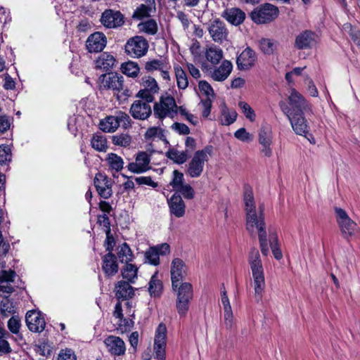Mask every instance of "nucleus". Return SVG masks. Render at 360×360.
Here are the masks:
<instances>
[{
	"label": "nucleus",
	"mask_w": 360,
	"mask_h": 360,
	"mask_svg": "<svg viewBox=\"0 0 360 360\" xmlns=\"http://www.w3.org/2000/svg\"><path fill=\"white\" fill-rule=\"evenodd\" d=\"M118 127L119 123L115 116L107 117L100 122V128L105 132H114Z\"/></svg>",
	"instance_id": "f704fd0d"
},
{
	"label": "nucleus",
	"mask_w": 360,
	"mask_h": 360,
	"mask_svg": "<svg viewBox=\"0 0 360 360\" xmlns=\"http://www.w3.org/2000/svg\"><path fill=\"white\" fill-rule=\"evenodd\" d=\"M258 141L261 145V153L264 157H271L272 155L271 145L273 143V134L271 127L264 124L258 133Z\"/></svg>",
	"instance_id": "1a4fd4ad"
},
{
	"label": "nucleus",
	"mask_w": 360,
	"mask_h": 360,
	"mask_svg": "<svg viewBox=\"0 0 360 360\" xmlns=\"http://www.w3.org/2000/svg\"><path fill=\"white\" fill-rule=\"evenodd\" d=\"M57 360H76V356L71 349H62L58 356Z\"/></svg>",
	"instance_id": "bf43d9fd"
},
{
	"label": "nucleus",
	"mask_w": 360,
	"mask_h": 360,
	"mask_svg": "<svg viewBox=\"0 0 360 360\" xmlns=\"http://www.w3.org/2000/svg\"><path fill=\"white\" fill-rule=\"evenodd\" d=\"M25 321L29 330L32 332L39 333L45 328V320L39 311H28L25 316Z\"/></svg>",
	"instance_id": "2eb2a0df"
},
{
	"label": "nucleus",
	"mask_w": 360,
	"mask_h": 360,
	"mask_svg": "<svg viewBox=\"0 0 360 360\" xmlns=\"http://www.w3.org/2000/svg\"><path fill=\"white\" fill-rule=\"evenodd\" d=\"M336 220L343 238L347 240L356 238L360 236V229L346 212L340 208L335 209Z\"/></svg>",
	"instance_id": "39448f33"
},
{
	"label": "nucleus",
	"mask_w": 360,
	"mask_h": 360,
	"mask_svg": "<svg viewBox=\"0 0 360 360\" xmlns=\"http://www.w3.org/2000/svg\"><path fill=\"white\" fill-rule=\"evenodd\" d=\"M116 117L119 126L122 125V127L127 129L131 126V119L129 115L125 112H120Z\"/></svg>",
	"instance_id": "3c124183"
},
{
	"label": "nucleus",
	"mask_w": 360,
	"mask_h": 360,
	"mask_svg": "<svg viewBox=\"0 0 360 360\" xmlns=\"http://www.w3.org/2000/svg\"><path fill=\"white\" fill-rule=\"evenodd\" d=\"M8 328L14 334H18L20 328V320L16 317H11L8 321Z\"/></svg>",
	"instance_id": "5fc2aeb1"
},
{
	"label": "nucleus",
	"mask_w": 360,
	"mask_h": 360,
	"mask_svg": "<svg viewBox=\"0 0 360 360\" xmlns=\"http://www.w3.org/2000/svg\"><path fill=\"white\" fill-rule=\"evenodd\" d=\"M154 114L159 119L167 117L173 118L178 112V106L174 98L169 95L161 96L159 101L153 105Z\"/></svg>",
	"instance_id": "423d86ee"
},
{
	"label": "nucleus",
	"mask_w": 360,
	"mask_h": 360,
	"mask_svg": "<svg viewBox=\"0 0 360 360\" xmlns=\"http://www.w3.org/2000/svg\"><path fill=\"white\" fill-rule=\"evenodd\" d=\"M181 193L185 198L192 199L194 197V190L193 188L187 184H184L183 186L179 187V188L176 191Z\"/></svg>",
	"instance_id": "4d7b16f0"
},
{
	"label": "nucleus",
	"mask_w": 360,
	"mask_h": 360,
	"mask_svg": "<svg viewBox=\"0 0 360 360\" xmlns=\"http://www.w3.org/2000/svg\"><path fill=\"white\" fill-rule=\"evenodd\" d=\"M94 185L102 198L108 199L112 195V181L106 176L97 174L94 178Z\"/></svg>",
	"instance_id": "f3484780"
},
{
	"label": "nucleus",
	"mask_w": 360,
	"mask_h": 360,
	"mask_svg": "<svg viewBox=\"0 0 360 360\" xmlns=\"http://www.w3.org/2000/svg\"><path fill=\"white\" fill-rule=\"evenodd\" d=\"M244 204L246 216H249V214H254L258 212V211L256 210L253 193L251 188H245Z\"/></svg>",
	"instance_id": "7c9ffc66"
},
{
	"label": "nucleus",
	"mask_w": 360,
	"mask_h": 360,
	"mask_svg": "<svg viewBox=\"0 0 360 360\" xmlns=\"http://www.w3.org/2000/svg\"><path fill=\"white\" fill-rule=\"evenodd\" d=\"M170 212L176 217H181L185 214V204L180 195H174L169 201Z\"/></svg>",
	"instance_id": "c85d7f7f"
},
{
	"label": "nucleus",
	"mask_w": 360,
	"mask_h": 360,
	"mask_svg": "<svg viewBox=\"0 0 360 360\" xmlns=\"http://www.w3.org/2000/svg\"><path fill=\"white\" fill-rule=\"evenodd\" d=\"M177 86L181 89H185L188 85V80L186 72L181 68L175 69Z\"/></svg>",
	"instance_id": "c03bdc74"
},
{
	"label": "nucleus",
	"mask_w": 360,
	"mask_h": 360,
	"mask_svg": "<svg viewBox=\"0 0 360 360\" xmlns=\"http://www.w3.org/2000/svg\"><path fill=\"white\" fill-rule=\"evenodd\" d=\"M117 255L121 262L127 263L131 259L132 252L127 243H123L117 248Z\"/></svg>",
	"instance_id": "4c0bfd02"
},
{
	"label": "nucleus",
	"mask_w": 360,
	"mask_h": 360,
	"mask_svg": "<svg viewBox=\"0 0 360 360\" xmlns=\"http://www.w3.org/2000/svg\"><path fill=\"white\" fill-rule=\"evenodd\" d=\"M141 89L136 94V97L153 102L155 95L158 94L160 88L156 80L149 75L143 76L140 82Z\"/></svg>",
	"instance_id": "6e6552de"
},
{
	"label": "nucleus",
	"mask_w": 360,
	"mask_h": 360,
	"mask_svg": "<svg viewBox=\"0 0 360 360\" xmlns=\"http://www.w3.org/2000/svg\"><path fill=\"white\" fill-rule=\"evenodd\" d=\"M108 351L114 356H121L125 353L124 342L119 337L110 335L104 341Z\"/></svg>",
	"instance_id": "aec40b11"
},
{
	"label": "nucleus",
	"mask_w": 360,
	"mask_h": 360,
	"mask_svg": "<svg viewBox=\"0 0 360 360\" xmlns=\"http://www.w3.org/2000/svg\"><path fill=\"white\" fill-rule=\"evenodd\" d=\"M167 156L174 162L178 164H182L186 161L188 155L185 151H179L176 148H170L167 152Z\"/></svg>",
	"instance_id": "c9c22d12"
},
{
	"label": "nucleus",
	"mask_w": 360,
	"mask_h": 360,
	"mask_svg": "<svg viewBox=\"0 0 360 360\" xmlns=\"http://www.w3.org/2000/svg\"><path fill=\"white\" fill-rule=\"evenodd\" d=\"M131 137L127 134H120L112 137V143L115 145L127 147L131 143Z\"/></svg>",
	"instance_id": "09e8293b"
},
{
	"label": "nucleus",
	"mask_w": 360,
	"mask_h": 360,
	"mask_svg": "<svg viewBox=\"0 0 360 360\" xmlns=\"http://www.w3.org/2000/svg\"><path fill=\"white\" fill-rule=\"evenodd\" d=\"M91 144L92 148L100 152H105L107 150V139L101 134H94L91 139Z\"/></svg>",
	"instance_id": "e433bc0d"
},
{
	"label": "nucleus",
	"mask_w": 360,
	"mask_h": 360,
	"mask_svg": "<svg viewBox=\"0 0 360 360\" xmlns=\"http://www.w3.org/2000/svg\"><path fill=\"white\" fill-rule=\"evenodd\" d=\"M248 263L250 266L253 278L255 298L257 302L261 301L265 288L264 269L260 259L259 251L252 248L248 257Z\"/></svg>",
	"instance_id": "7ed1b4c3"
},
{
	"label": "nucleus",
	"mask_w": 360,
	"mask_h": 360,
	"mask_svg": "<svg viewBox=\"0 0 360 360\" xmlns=\"http://www.w3.org/2000/svg\"><path fill=\"white\" fill-rule=\"evenodd\" d=\"M278 14V9L270 4L257 7L251 13L252 20L257 23H267L274 20Z\"/></svg>",
	"instance_id": "0eeeda50"
},
{
	"label": "nucleus",
	"mask_w": 360,
	"mask_h": 360,
	"mask_svg": "<svg viewBox=\"0 0 360 360\" xmlns=\"http://www.w3.org/2000/svg\"><path fill=\"white\" fill-rule=\"evenodd\" d=\"M167 345V328L160 323L155 333L153 350L158 360H165V348Z\"/></svg>",
	"instance_id": "9b49d317"
},
{
	"label": "nucleus",
	"mask_w": 360,
	"mask_h": 360,
	"mask_svg": "<svg viewBox=\"0 0 360 360\" xmlns=\"http://www.w3.org/2000/svg\"><path fill=\"white\" fill-rule=\"evenodd\" d=\"M159 252L157 248H150L145 253L146 259L149 263L157 265L159 264Z\"/></svg>",
	"instance_id": "de8ad7c7"
},
{
	"label": "nucleus",
	"mask_w": 360,
	"mask_h": 360,
	"mask_svg": "<svg viewBox=\"0 0 360 360\" xmlns=\"http://www.w3.org/2000/svg\"><path fill=\"white\" fill-rule=\"evenodd\" d=\"M238 105L246 118L251 122H254L256 117V115L252 108L245 102H240Z\"/></svg>",
	"instance_id": "8fccbe9b"
},
{
	"label": "nucleus",
	"mask_w": 360,
	"mask_h": 360,
	"mask_svg": "<svg viewBox=\"0 0 360 360\" xmlns=\"http://www.w3.org/2000/svg\"><path fill=\"white\" fill-rule=\"evenodd\" d=\"M187 275V268L184 262L180 259H174L171 266V279L172 287H176L177 284L184 283Z\"/></svg>",
	"instance_id": "4468645a"
},
{
	"label": "nucleus",
	"mask_w": 360,
	"mask_h": 360,
	"mask_svg": "<svg viewBox=\"0 0 360 360\" xmlns=\"http://www.w3.org/2000/svg\"><path fill=\"white\" fill-rule=\"evenodd\" d=\"M259 46L261 51L268 55L273 53L276 47V44L272 40L264 38L259 41Z\"/></svg>",
	"instance_id": "79ce46f5"
},
{
	"label": "nucleus",
	"mask_w": 360,
	"mask_h": 360,
	"mask_svg": "<svg viewBox=\"0 0 360 360\" xmlns=\"http://www.w3.org/2000/svg\"><path fill=\"white\" fill-rule=\"evenodd\" d=\"M152 11V6L150 5L141 4L135 11L133 18L141 20L143 18L150 16V12Z\"/></svg>",
	"instance_id": "a18cd8bd"
},
{
	"label": "nucleus",
	"mask_w": 360,
	"mask_h": 360,
	"mask_svg": "<svg viewBox=\"0 0 360 360\" xmlns=\"http://www.w3.org/2000/svg\"><path fill=\"white\" fill-rule=\"evenodd\" d=\"M150 161V158L146 153H139L136 158V161L129 164L128 169L135 173L145 172L149 168Z\"/></svg>",
	"instance_id": "4be33fe9"
},
{
	"label": "nucleus",
	"mask_w": 360,
	"mask_h": 360,
	"mask_svg": "<svg viewBox=\"0 0 360 360\" xmlns=\"http://www.w3.org/2000/svg\"><path fill=\"white\" fill-rule=\"evenodd\" d=\"M267 239L269 241L268 244L269 243L274 257L276 259H281L283 257V255L278 246V236L276 233L271 231L270 229H269V235Z\"/></svg>",
	"instance_id": "72a5a7b5"
},
{
	"label": "nucleus",
	"mask_w": 360,
	"mask_h": 360,
	"mask_svg": "<svg viewBox=\"0 0 360 360\" xmlns=\"http://www.w3.org/2000/svg\"><path fill=\"white\" fill-rule=\"evenodd\" d=\"M137 271L138 269L134 265L127 262L122 271V277L128 281L134 282V279L136 278Z\"/></svg>",
	"instance_id": "a19ab883"
},
{
	"label": "nucleus",
	"mask_w": 360,
	"mask_h": 360,
	"mask_svg": "<svg viewBox=\"0 0 360 360\" xmlns=\"http://www.w3.org/2000/svg\"><path fill=\"white\" fill-rule=\"evenodd\" d=\"M106 45V37L101 32L91 34L86 40V49L91 53L101 51Z\"/></svg>",
	"instance_id": "412c9836"
},
{
	"label": "nucleus",
	"mask_w": 360,
	"mask_h": 360,
	"mask_svg": "<svg viewBox=\"0 0 360 360\" xmlns=\"http://www.w3.org/2000/svg\"><path fill=\"white\" fill-rule=\"evenodd\" d=\"M115 60L112 56L103 53L96 60V68L103 70H108L115 64Z\"/></svg>",
	"instance_id": "2f4dec72"
},
{
	"label": "nucleus",
	"mask_w": 360,
	"mask_h": 360,
	"mask_svg": "<svg viewBox=\"0 0 360 360\" xmlns=\"http://www.w3.org/2000/svg\"><path fill=\"white\" fill-rule=\"evenodd\" d=\"M102 24L108 28L121 26L124 22V17L119 11L106 10L101 16Z\"/></svg>",
	"instance_id": "a211bd4d"
},
{
	"label": "nucleus",
	"mask_w": 360,
	"mask_h": 360,
	"mask_svg": "<svg viewBox=\"0 0 360 360\" xmlns=\"http://www.w3.org/2000/svg\"><path fill=\"white\" fill-rule=\"evenodd\" d=\"M103 270L108 276H113L118 271L117 257L112 252H108L103 257Z\"/></svg>",
	"instance_id": "a878e982"
},
{
	"label": "nucleus",
	"mask_w": 360,
	"mask_h": 360,
	"mask_svg": "<svg viewBox=\"0 0 360 360\" xmlns=\"http://www.w3.org/2000/svg\"><path fill=\"white\" fill-rule=\"evenodd\" d=\"M10 127V120L6 116L0 117V131L4 133Z\"/></svg>",
	"instance_id": "774afa93"
},
{
	"label": "nucleus",
	"mask_w": 360,
	"mask_h": 360,
	"mask_svg": "<svg viewBox=\"0 0 360 360\" xmlns=\"http://www.w3.org/2000/svg\"><path fill=\"white\" fill-rule=\"evenodd\" d=\"M145 69L149 72L158 71L164 79H169V67L164 58L153 59L145 63Z\"/></svg>",
	"instance_id": "dca6fc26"
},
{
	"label": "nucleus",
	"mask_w": 360,
	"mask_h": 360,
	"mask_svg": "<svg viewBox=\"0 0 360 360\" xmlns=\"http://www.w3.org/2000/svg\"><path fill=\"white\" fill-rule=\"evenodd\" d=\"M246 229L250 235L258 236L261 252L264 256H266L269 245L263 208L260 207L257 213L246 216Z\"/></svg>",
	"instance_id": "f03ea898"
},
{
	"label": "nucleus",
	"mask_w": 360,
	"mask_h": 360,
	"mask_svg": "<svg viewBox=\"0 0 360 360\" xmlns=\"http://www.w3.org/2000/svg\"><path fill=\"white\" fill-rule=\"evenodd\" d=\"M209 32L213 40L217 42L221 41L227 35L224 23L219 20H214L211 24Z\"/></svg>",
	"instance_id": "cd10ccee"
},
{
	"label": "nucleus",
	"mask_w": 360,
	"mask_h": 360,
	"mask_svg": "<svg viewBox=\"0 0 360 360\" xmlns=\"http://www.w3.org/2000/svg\"><path fill=\"white\" fill-rule=\"evenodd\" d=\"M290 110L288 117L292 127L298 135H304L309 131L307 121L304 113L309 110L306 100L296 90L292 89L289 96Z\"/></svg>",
	"instance_id": "f257e3e1"
},
{
	"label": "nucleus",
	"mask_w": 360,
	"mask_h": 360,
	"mask_svg": "<svg viewBox=\"0 0 360 360\" xmlns=\"http://www.w3.org/2000/svg\"><path fill=\"white\" fill-rule=\"evenodd\" d=\"M212 108L211 101L210 99H205L202 102V116L207 117L210 113Z\"/></svg>",
	"instance_id": "338daca9"
},
{
	"label": "nucleus",
	"mask_w": 360,
	"mask_h": 360,
	"mask_svg": "<svg viewBox=\"0 0 360 360\" xmlns=\"http://www.w3.org/2000/svg\"><path fill=\"white\" fill-rule=\"evenodd\" d=\"M236 117L237 113L235 110L223 109L221 123L224 125H229L235 122Z\"/></svg>",
	"instance_id": "49530a36"
},
{
	"label": "nucleus",
	"mask_w": 360,
	"mask_h": 360,
	"mask_svg": "<svg viewBox=\"0 0 360 360\" xmlns=\"http://www.w3.org/2000/svg\"><path fill=\"white\" fill-rule=\"evenodd\" d=\"M122 72L129 77H136L139 72L138 65L134 62H127L122 65Z\"/></svg>",
	"instance_id": "37998d69"
},
{
	"label": "nucleus",
	"mask_w": 360,
	"mask_h": 360,
	"mask_svg": "<svg viewBox=\"0 0 360 360\" xmlns=\"http://www.w3.org/2000/svg\"><path fill=\"white\" fill-rule=\"evenodd\" d=\"M257 60L255 52L250 47H247L237 58V65L240 70H248L255 65Z\"/></svg>",
	"instance_id": "6ab92c4d"
},
{
	"label": "nucleus",
	"mask_w": 360,
	"mask_h": 360,
	"mask_svg": "<svg viewBox=\"0 0 360 360\" xmlns=\"http://www.w3.org/2000/svg\"><path fill=\"white\" fill-rule=\"evenodd\" d=\"M221 15L229 22L236 26L240 25L245 18V13L238 8H226Z\"/></svg>",
	"instance_id": "5701e85b"
},
{
	"label": "nucleus",
	"mask_w": 360,
	"mask_h": 360,
	"mask_svg": "<svg viewBox=\"0 0 360 360\" xmlns=\"http://www.w3.org/2000/svg\"><path fill=\"white\" fill-rule=\"evenodd\" d=\"M316 34L311 31L300 33L295 40V46L299 49L311 48L316 44Z\"/></svg>",
	"instance_id": "b1692460"
},
{
	"label": "nucleus",
	"mask_w": 360,
	"mask_h": 360,
	"mask_svg": "<svg viewBox=\"0 0 360 360\" xmlns=\"http://www.w3.org/2000/svg\"><path fill=\"white\" fill-rule=\"evenodd\" d=\"M11 159V149L8 146H0V165L5 164Z\"/></svg>",
	"instance_id": "6e6d98bb"
},
{
	"label": "nucleus",
	"mask_w": 360,
	"mask_h": 360,
	"mask_svg": "<svg viewBox=\"0 0 360 360\" xmlns=\"http://www.w3.org/2000/svg\"><path fill=\"white\" fill-rule=\"evenodd\" d=\"M122 76L117 74L105 75L103 78L102 84L103 87L120 91L123 90V79Z\"/></svg>",
	"instance_id": "393cba45"
},
{
	"label": "nucleus",
	"mask_w": 360,
	"mask_h": 360,
	"mask_svg": "<svg viewBox=\"0 0 360 360\" xmlns=\"http://www.w3.org/2000/svg\"><path fill=\"white\" fill-rule=\"evenodd\" d=\"M224 323L227 328H231L233 326V316L232 310L224 311Z\"/></svg>",
	"instance_id": "680f3d73"
},
{
	"label": "nucleus",
	"mask_w": 360,
	"mask_h": 360,
	"mask_svg": "<svg viewBox=\"0 0 360 360\" xmlns=\"http://www.w3.org/2000/svg\"><path fill=\"white\" fill-rule=\"evenodd\" d=\"M176 292V307L181 316H185L189 309V304L193 297V286L190 283L184 282L172 287Z\"/></svg>",
	"instance_id": "20e7f679"
},
{
	"label": "nucleus",
	"mask_w": 360,
	"mask_h": 360,
	"mask_svg": "<svg viewBox=\"0 0 360 360\" xmlns=\"http://www.w3.org/2000/svg\"><path fill=\"white\" fill-rule=\"evenodd\" d=\"M148 49L147 41L141 36H136L130 39L125 45L126 51L136 57H141L146 54Z\"/></svg>",
	"instance_id": "f8f14e48"
},
{
	"label": "nucleus",
	"mask_w": 360,
	"mask_h": 360,
	"mask_svg": "<svg viewBox=\"0 0 360 360\" xmlns=\"http://www.w3.org/2000/svg\"><path fill=\"white\" fill-rule=\"evenodd\" d=\"M172 129L180 134L186 135L190 132L189 128L184 124L176 122L172 125Z\"/></svg>",
	"instance_id": "0e129e2a"
},
{
	"label": "nucleus",
	"mask_w": 360,
	"mask_h": 360,
	"mask_svg": "<svg viewBox=\"0 0 360 360\" xmlns=\"http://www.w3.org/2000/svg\"><path fill=\"white\" fill-rule=\"evenodd\" d=\"M11 282H0V296L8 297L14 290V288L10 284Z\"/></svg>",
	"instance_id": "13d9d810"
},
{
	"label": "nucleus",
	"mask_w": 360,
	"mask_h": 360,
	"mask_svg": "<svg viewBox=\"0 0 360 360\" xmlns=\"http://www.w3.org/2000/svg\"><path fill=\"white\" fill-rule=\"evenodd\" d=\"M150 103L143 99L134 101L129 110L130 114L134 119L146 120L152 113Z\"/></svg>",
	"instance_id": "ddd939ff"
},
{
	"label": "nucleus",
	"mask_w": 360,
	"mask_h": 360,
	"mask_svg": "<svg viewBox=\"0 0 360 360\" xmlns=\"http://www.w3.org/2000/svg\"><path fill=\"white\" fill-rule=\"evenodd\" d=\"M208 160V156L205 151L198 150L188 165L186 174L192 178H196L201 175L205 162Z\"/></svg>",
	"instance_id": "9d476101"
},
{
	"label": "nucleus",
	"mask_w": 360,
	"mask_h": 360,
	"mask_svg": "<svg viewBox=\"0 0 360 360\" xmlns=\"http://www.w3.org/2000/svg\"><path fill=\"white\" fill-rule=\"evenodd\" d=\"M205 57L207 61L213 65L218 64L223 58V51L216 46H210L206 48Z\"/></svg>",
	"instance_id": "c756f323"
},
{
	"label": "nucleus",
	"mask_w": 360,
	"mask_h": 360,
	"mask_svg": "<svg viewBox=\"0 0 360 360\" xmlns=\"http://www.w3.org/2000/svg\"><path fill=\"white\" fill-rule=\"evenodd\" d=\"M116 295L118 298L127 299L134 295V290L126 281H120L115 287Z\"/></svg>",
	"instance_id": "473e14b6"
},
{
	"label": "nucleus",
	"mask_w": 360,
	"mask_h": 360,
	"mask_svg": "<svg viewBox=\"0 0 360 360\" xmlns=\"http://www.w3.org/2000/svg\"><path fill=\"white\" fill-rule=\"evenodd\" d=\"M232 64L229 60H224L221 65L214 70L212 73V77L215 81L221 82L225 80L231 74L232 70Z\"/></svg>",
	"instance_id": "bb28decb"
},
{
	"label": "nucleus",
	"mask_w": 360,
	"mask_h": 360,
	"mask_svg": "<svg viewBox=\"0 0 360 360\" xmlns=\"http://www.w3.org/2000/svg\"><path fill=\"white\" fill-rule=\"evenodd\" d=\"M136 183H138L139 184H146V185H149L152 187H156L157 186V184L155 183L150 177H148V176H141V177H138V178H136Z\"/></svg>",
	"instance_id": "69168bd1"
},
{
	"label": "nucleus",
	"mask_w": 360,
	"mask_h": 360,
	"mask_svg": "<svg viewBox=\"0 0 360 360\" xmlns=\"http://www.w3.org/2000/svg\"><path fill=\"white\" fill-rule=\"evenodd\" d=\"M235 136L241 141H250L252 140V135L249 134L245 129L241 128L236 131Z\"/></svg>",
	"instance_id": "052dcab7"
},
{
	"label": "nucleus",
	"mask_w": 360,
	"mask_h": 360,
	"mask_svg": "<svg viewBox=\"0 0 360 360\" xmlns=\"http://www.w3.org/2000/svg\"><path fill=\"white\" fill-rule=\"evenodd\" d=\"M162 288V282L157 278L156 274L153 275L149 283V292L153 297H158L161 294Z\"/></svg>",
	"instance_id": "ea45409f"
},
{
	"label": "nucleus",
	"mask_w": 360,
	"mask_h": 360,
	"mask_svg": "<svg viewBox=\"0 0 360 360\" xmlns=\"http://www.w3.org/2000/svg\"><path fill=\"white\" fill-rule=\"evenodd\" d=\"M174 177L171 182V185L175 191H177L179 187L184 184V174L178 170H174L173 172Z\"/></svg>",
	"instance_id": "603ef678"
},
{
	"label": "nucleus",
	"mask_w": 360,
	"mask_h": 360,
	"mask_svg": "<svg viewBox=\"0 0 360 360\" xmlns=\"http://www.w3.org/2000/svg\"><path fill=\"white\" fill-rule=\"evenodd\" d=\"M110 167L116 172L120 171L123 168L124 162L121 157L115 153H110L106 158Z\"/></svg>",
	"instance_id": "58836bf2"
},
{
	"label": "nucleus",
	"mask_w": 360,
	"mask_h": 360,
	"mask_svg": "<svg viewBox=\"0 0 360 360\" xmlns=\"http://www.w3.org/2000/svg\"><path fill=\"white\" fill-rule=\"evenodd\" d=\"M14 276L15 272L13 271H2L0 274V282H12L13 281Z\"/></svg>",
	"instance_id": "e2e57ef3"
},
{
	"label": "nucleus",
	"mask_w": 360,
	"mask_h": 360,
	"mask_svg": "<svg viewBox=\"0 0 360 360\" xmlns=\"http://www.w3.org/2000/svg\"><path fill=\"white\" fill-rule=\"evenodd\" d=\"M140 26H141V29L142 30L151 34H155L158 30L157 23L153 20H150L145 23L140 25Z\"/></svg>",
	"instance_id": "864d4df0"
}]
</instances>
